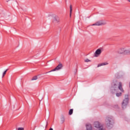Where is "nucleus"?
I'll list each match as a JSON object with an SVG mask.
<instances>
[{
    "label": "nucleus",
    "instance_id": "5",
    "mask_svg": "<svg viewBox=\"0 0 130 130\" xmlns=\"http://www.w3.org/2000/svg\"><path fill=\"white\" fill-rule=\"evenodd\" d=\"M102 53V50L101 49H98L94 53V57H98Z\"/></svg>",
    "mask_w": 130,
    "mask_h": 130
},
{
    "label": "nucleus",
    "instance_id": "18",
    "mask_svg": "<svg viewBox=\"0 0 130 130\" xmlns=\"http://www.w3.org/2000/svg\"><path fill=\"white\" fill-rule=\"evenodd\" d=\"M85 62H89L90 61H91V60L89 59H85L84 60Z\"/></svg>",
    "mask_w": 130,
    "mask_h": 130
},
{
    "label": "nucleus",
    "instance_id": "20",
    "mask_svg": "<svg viewBox=\"0 0 130 130\" xmlns=\"http://www.w3.org/2000/svg\"><path fill=\"white\" fill-rule=\"evenodd\" d=\"M23 129H24V128L23 127H19L18 128V130H23Z\"/></svg>",
    "mask_w": 130,
    "mask_h": 130
},
{
    "label": "nucleus",
    "instance_id": "2",
    "mask_svg": "<svg viewBox=\"0 0 130 130\" xmlns=\"http://www.w3.org/2000/svg\"><path fill=\"white\" fill-rule=\"evenodd\" d=\"M94 127H96V128H99V130H105V129L103 128V126L98 121L94 123Z\"/></svg>",
    "mask_w": 130,
    "mask_h": 130
},
{
    "label": "nucleus",
    "instance_id": "16",
    "mask_svg": "<svg viewBox=\"0 0 130 130\" xmlns=\"http://www.w3.org/2000/svg\"><path fill=\"white\" fill-rule=\"evenodd\" d=\"M7 72H8V69H7L6 71H4V72L3 74V78L6 76V74H7Z\"/></svg>",
    "mask_w": 130,
    "mask_h": 130
},
{
    "label": "nucleus",
    "instance_id": "6",
    "mask_svg": "<svg viewBox=\"0 0 130 130\" xmlns=\"http://www.w3.org/2000/svg\"><path fill=\"white\" fill-rule=\"evenodd\" d=\"M105 24H106L105 21L101 20L92 24V26H102V25H105Z\"/></svg>",
    "mask_w": 130,
    "mask_h": 130
},
{
    "label": "nucleus",
    "instance_id": "9",
    "mask_svg": "<svg viewBox=\"0 0 130 130\" xmlns=\"http://www.w3.org/2000/svg\"><path fill=\"white\" fill-rule=\"evenodd\" d=\"M118 88L119 90L121 91V92H123V89H122V84L121 83V82L119 83Z\"/></svg>",
    "mask_w": 130,
    "mask_h": 130
},
{
    "label": "nucleus",
    "instance_id": "11",
    "mask_svg": "<svg viewBox=\"0 0 130 130\" xmlns=\"http://www.w3.org/2000/svg\"><path fill=\"white\" fill-rule=\"evenodd\" d=\"M106 122L107 125L108 126H110V124H110V122H111V121H110V120H109V118H107V119H106Z\"/></svg>",
    "mask_w": 130,
    "mask_h": 130
},
{
    "label": "nucleus",
    "instance_id": "19",
    "mask_svg": "<svg viewBox=\"0 0 130 130\" xmlns=\"http://www.w3.org/2000/svg\"><path fill=\"white\" fill-rule=\"evenodd\" d=\"M116 96H117V97H119V96H120L121 95V93H117L116 94Z\"/></svg>",
    "mask_w": 130,
    "mask_h": 130
},
{
    "label": "nucleus",
    "instance_id": "17",
    "mask_svg": "<svg viewBox=\"0 0 130 130\" xmlns=\"http://www.w3.org/2000/svg\"><path fill=\"white\" fill-rule=\"evenodd\" d=\"M48 16H49L50 17H54V14H53V13H50L49 14Z\"/></svg>",
    "mask_w": 130,
    "mask_h": 130
},
{
    "label": "nucleus",
    "instance_id": "1",
    "mask_svg": "<svg viewBox=\"0 0 130 130\" xmlns=\"http://www.w3.org/2000/svg\"><path fill=\"white\" fill-rule=\"evenodd\" d=\"M118 53L119 54H123L124 55H130V48H121L118 49Z\"/></svg>",
    "mask_w": 130,
    "mask_h": 130
},
{
    "label": "nucleus",
    "instance_id": "22",
    "mask_svg": "<svg viewBox=\"0 0 130 130\" xmlns=\"http://www.w3.org/2000/svg\"><path fill=\"white\" fill-rule=\"evenodd\" d=\"M127 1H128L129 3H130V0H127Z\"/></svg>",
    "mask_w": 130,
    "mask_h": 130
},
{
    "label": "nucleus",
    "instance_id": "10",
    "mask_svg": "<svg viewBox=\"0 0 130 130\" xmlns=\"http://www.w3.org/2000/svg\"><path fill=\"white\" fill-rule=\"evenodd\" d=\"M87 130H92V125L90 124H87L86 125Z\"/></svg>",
    "mask_w": 130,
    "mask_h": 130
},
{
    "label": "nucleus",
    "instance_id": "3",
    "mask_svg": "<svg viewBox=\"0 0 130 130\" xmlns=\"http://www.w3.org/2000/svg\"><path fill=\"white\" fill-rule=\"evenodd\" d=\"M63 66L61 63H59L55 68L52 70L50 71H49L48 72H46V74H48V73H51V72H56V71H59L60 70H61L63 68Z\"/></svg>",
    "mask_w": 130,
    "mask_h": 130
},
{
    "label": "nucleus",
    "instance_id": "12",
    "mask_svg": "<svg viewBox=\"0 0 130 130\" xmlns=\"http://www.w3.org/2000/svg\"><path fill=\"white\" fill-rule=\"evenodd\" d=\"M70 17H72V13L73 12V6L72 5H70Z\"/></svg>",
    "mask_w": 130,
    "mask_h": 130
},
{
    "label": "nucleus",
    "instance_id": "13",
    "mask_svg": "<svg viewBox=\"0 0 130 130\" xmlns=\"http://www.w3.org/2000/svg\"><path fill=\"white\" fill-rule=\"evenodd\" d=\"M61 122L62 123H63L64 122V120H66V118H64V116H61L60 118Z\"/></svg>",
    "mask_w": 130,
    "mask_h": 130
},
{
    "label": "nucleus",
    "instance_id": "21",
    "mask_svg": "<svg viewBox=\"0 0 130 130\" xmlns=\"http://www.w3.org/2000/svg\"><path fill=\"white\" fill-rule=\"evenodd\" d=\"M49 130H53L52 128H50Z\"/></svg>",
    "mask_w": 130,
    "mask_h": 130
},
{
    "label": "nucleus",
    "instance_id": "14",
    "mask_svg": "<svg viewBox=\"0 0 130 130\" xmlns=\"http://www.w3.org/2000/svg\"><path fill=\"white\" fill-rule=\"evenodd\" d=\"M73 111H74V110L73 109H70L69 112V115H72V114H73Z\"/></svg>",
    "mask_w": 130,
    "mask_h": 130
},
{
    "label": "nucleus",
    "instance_id": "7",
    "mask_svg": "<svg viewBox=\"0 0 130 130\" xmlns=\"http://www.w3.org/2000/svg\"><path fill=\"white\" fill-rule=\"evenodd\" d=\"M52 19L54 23H58L60 21L59 18L58 17H53Z\"/></svg>",
    "mask_w": 130,
    "mask_h": 130
},
{
    "label": "nucleus",
    "instance_id": "4",
    "mask_svg": "<svg viewBox=\"0 0 130 130\" xmlns=\"http://www.w3.org/2000/svg\"><path fill=\"white\" fill-rule=\"evenodd\" d=\"M128 103V96H127L123 101V102L122 103V108H125V106H126Z\"/></svg>",
    "mask_w": 130,
    "mask_h": 130
},
{
    "label": "nucleus",
    "instance_id": "15",
    "mask_svg": "<svg viewBox=\"0 0 130 130\" xmlns=\"http://www.w3.org/2000/svg\"><path fill=\"white\" fill-rule=\"evenodd\" d=\"M38 79V77L37 76H34V77L32 78L31 81H36Z\"/></svg>",
    "mask_w": 130,
    "mask_h": 130
},
{
    "label": "nucleus",
    "instance_id": "8",
    "mask_svg": "<svg viewBox=\"0 0 130 130\" xmlns=\"http://www.w3.org/2000/svg\"><path fill=\"white\" fill-rule=\"evenodd\" d=\"M107 64H108V62H107L99 63L98 66V68H99L100 67H102V66H107Z\"/></svg>",
    "mask_w": 130,
    "mask_h": 130
}]
</instances>
